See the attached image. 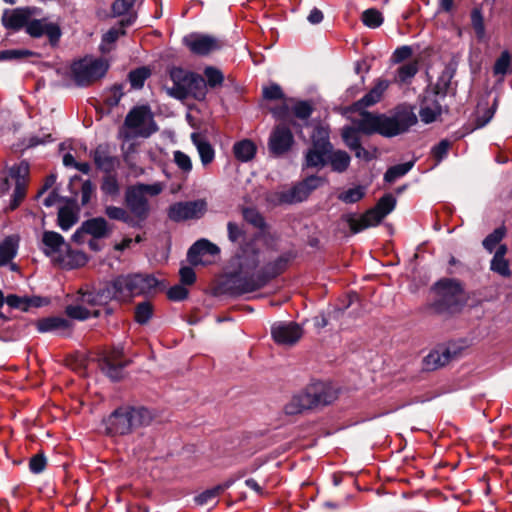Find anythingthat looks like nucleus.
Returning <instances> with one entry per match:
<instances>
[{
	"mask_svg": "<svg viewBox=\"0 0 512 512\" xmlns=\"http://www.w3.org/2000/svg\"><path fill=\"white\" fill-rule=\"evenodd\" d=\"M5 302L11 308L21 309L22 311H27L30 306L38 307L40 306L39 299L34 298H21L17 295L11 294L5 298Z\"/></svg>",
	"mask_w": 512,
	"mask_h": 512,
	"instance_id": "c03bdc74",
	"label": "nucleus"
},
{
	"mask_svg": "<svg viewBox=\"0 0 512 512\" xmlns=\"http://www.w3.org/2000/svg\"><path fill=\"white\" fill-rule=\"evenodd\" d=\"M122 96H123L122 86L114 85L111 88L109 95L106 97L105 103L110 108L116 107L119 104Z\"/></svg>",
	"mask_w": 512,
	"mask_h": 512,
	"instance_id": "e2e57ef3",
	"label": "nucleus"
},
{
	"mask_svg": "<svg viewBox=\"0 0 512 512\" xmlns=\"http://www.w3.org/2000/svg\"><path fill=\"white\" fill-rule=\"evenodd\" d=\"M164 189L160 182L153 184L138 183L129 186L125 191V205L135 220L139 221V227L150 214V205L146 195L157 196Z\"/></svg>",
	"mask_w": 512,
	"mask_h": 512,
	"instance_id": "423d86ee",
	"label": "nucleus"
},
{
	"mask_svg": "<svg viewBox=\"0 0 512 512\" xmlns=\"http://www.w3.org/2000/svg\"><path fill=\"white\" fill-rule=\"evenodd\" d=\"M416 122V115L411 110L403 109L392 117L363 111L360 118L353 120V125L366 135L378 133L385 137H393L407 131Z\"/></svg>",
	"mask_w": 512,
	"mask_h": 512,
	"instance_id": "f257e3e1",
	"label": "nucleus"
},
{
	"mask_svg": "<svg viewBox=\"0 0 512 512\" xmlns=\"http://www.w3.org/2000/svg\"><path fill=\"white\" fill-rule=\"evenodd\" d=\"M26 33L33 38H39L43 35H46L49 38L51 45H56L62 34L58 24L49 22L45 18H31L29 24L27 25Z\"/></svg>",
	"mask_w": 512,
	"mask_h": 512,
	"instance_id": "412c9836",
	"label": "nucleus"
},
{
	"mask_svg": "<svg viewBox=\"0 0 512 512\" xmlns=\"http://www.w3.org/2000/svg\"><path fill=\"white\" fill-rule=\"evenodd\" d=\"M233 482L234 481L232 479H228L221 484H218L210 489H206L199 495L195 496V503L200 506L208 504L210 501L224 493V491L227 490L233 484Z\"/></svg>",
	"mask_w": 512,
	"mask_h": 512,
	"instance_id": "473e14b6",
	"label": "nucleus"
},
{
	"mask_svg": "<svg viewBox=\"0 0 512 512\" xmlns=\"http://www.w3.org/2000/svg\"><path fill=\"white\" fill-rule=\"evenodd\" d=\"M360 131L353 125V126H345L342 128L341 136L345 143V145L350 149L353 150L357 148L359 145H361L360 142Z\"/></svg>",
	"mask_w": 512,
	"mask_h": 512,
	"instance_id": "a18cd8bd",
	"label": "nucleus"
},
{
	"mask_svg": "<svg viewBox=\"0 0 512 512\" xmlns=\"http://www.w3.org/2000/svg\"><path fill=\"white\" fill-rule=\"evenodd\" d=\"M413 165H414V162L410 161V162L397 164V165L390 167L384 174V180L389 183L394 182L396 179H398V178L404 176L406 173H408L411 170V168L413 167Z\"/></svg>",
	"mask_w": 512,
	"mask_h": 512,
	"instance_id": "49530a36",
	"label": "nucleus"
},
{
	"mask_svg": "<svg viewBox=\"0 0 512 512\" xmlns=\"http://www.w3.org/2000/svg\"><path fill=\"white\" fill-rule=\"evenodd\" d=\"M77 222V216L69 207H61L58 211V225L62 230L70 229Z\"/></svg>",
	"mask_w": 512,
	"mask_h": 512,
	"instance_id": "8fccbe9b",
	"label": "nucleus"
},
{
	"mask_svg": "<svg viewBox=\"0 0 512 512\" xmlns=\"http://www.w3.org/2000/svg\"><path fill=\"white\" fill-rule=\"evenodd\" d=\"M42 242L45 246L43 251L47 256L60 252L61 248L65 246L63 236L54 231H45L43 233Z\"/></svg>",
	"mask_w": 512,
	"mask_h": 512,
	"instance_id": "2f4dec72",
	"label": "nucleus"
},
{
	"mask_svg": "<svg viewBox=\"0 0 512 512\" xmlns=\"http://www.w3.org/2000/svg\"><path fill=\"white\" fill-rule=\"evenodd\" d=\"M204 76L206 78V87L216 88L222 86L224 82L223 73L216 67L207 66L204 69Z\"/></svg>",
	"mask_w": 512,
	"mask_h": 512,
	"instance_id": "09e8293b",
	"label": "nucleus"
},
{
	"mask_svg": "<svg viewBox=\"0 0 512 512\" xmlns=\"http://www.w3.org/2000/svg\"><path fill=\"white\" fill-rule=\"evenodd\" d=\"M327 158L332 170L337 173L345 172L351 161L349 154L343 150L330 151Z\"/></svg>",
	"mask_w": 512,
	"mask_h": 512,
	"instance_id": "c9c22d12",
	"label": "nucleus"
},
{
	"mask_svg": "<svg viewBox=\"0 0 512 512\" xmlns=\"http://www.w3.org/2000/svg\"><path fill=\"white\" fill-rule=\"evenodd\" d=\"M396 200L392 195H385L379 199L376 206L357 217L354 214L345 216L352 233H359L366 228L378 225L395 207Z\"/></svg>",
	"mask_w": 512,
	"mask_h": 512,
	"instance_id": "6e6552de",
	"label": "nucleus"
},
{
	"mask_svg": "<svg viewBox=\"0 0 512 512\" xmlns=\"http://www.w3.org/2000/svg\"><path fill=\"white\" fill-rule=\"evenodd\" d=\"M418 72V64L417 62H409L401 65L395 76L394 81L400 84L408 83Z\"/></svg>",
	"mask_w": 512,
	"mask_h": 512,
	"instance_id": "37998d69",
	"label": "nucleus"
},
{
	"mask_svg": "<svg viewBox=\"0 0 512 512\" xmlns=\"http://www.w3.org/2000/svg\"><path fill=\"white\" fill-rule=\"evenodd\" d=\"M206 211V202L203 200L178 202L169 208L168 216L173 221L198 219Z\"/></svg>",
	"mask_w": 512,
	"mask_h": 512,
	"instance_id": "6ab92c4d",
	"label": "nucleus"
},
{
	"mask_svg": "<svg viewBox=\"0 0 512 512\" xmlns=\"http://www.w3.org/2000/svg\"><path fill=\"white\" fill-rule=\"evenodd\" d=\"M326 180L319 176H310L294 185L292 188L274 194L276 204H295L306 200L315 189L322 186Z\"/></svg>",
	"mask_w": 512,
	"mask_h": 512,
	"instance_id": "9b49d317",
	"label": "nucleus"
},
{
	"mask_svg": "<svg viewBox=\"0 0 512 512\" xmlns=\"http://www.w3.org/2000/svg\"><path fill=\"white\" fill-rule=\"evenodd\" d=\"M379 94L371 89L365 96L353 104L355 111H361L367 107H370L380 101Z\"/></svg>",
	"mask_w": 512,
	"mask_h": 512,
	"instance_id": "bf43d9fd",
	"label": "nucleus"
},
{
	"mask_svg": "<svg viewBox=\"0 0 512 512\" xmlns=\"http://www.w3.org/2000/svg\"><path fill=\"white\" fill-rule=\"evenodd\" d=\"M257 152V147L253 141L244 139L233 145V153L237 160L241 162L251 161Z\"/></svg>",
	"mask_w": 512,
	"mask_h": 512,
	"instance_id": "7c9ffc66",
	"label": "nucleus"
},
{
	"mask_svg": "<svg viewBox=\"0 0 512 512\" xmlns=\"http://www.w3.org/2000/svg\"><path fill=\"white\" fill-rule=\"evenodd\" d=\"M150 76L149 69L142 67L135 69L129 73V81L133 88L140 89L143 87L145 80Z\"/></svg>",
	"mask_w": 512,
	"mask_h": 512,
	"instance_id": "4d7b16f0",
	"label": "nucleus"
},
{
	"mask_svg": "<svg viewBox=\"0 0 512 512\" xmlns=\"http://www.w3.org/2000/svg\"><path fill=\"white\" fill-rule=\"evenodd\" d=\"M153 314L152 304L148 301L139 303L135 308V320L139 324H146Z\"/></svg>",
	"mask_w": 512,
	"mask_h": 512,
	"instance_id": "5fc2aeb1",
	"label": "nucleus"
},
{
	"mask_svg": "<svg viewBox=\"0 0 512 512\" xmlns=\"http://www.w3.org/2000/svg\"><path fill=\"white\" fill-rule=\"evenodd\" d=\"M36 11L37 9L32 7H21L6 10L2 15V24L9 30L19 31L25 28L26 31L27 25L29 24L30 19L35 15Z\"/></svg>",
	"mask_w": 512,
	"mask_h": 512,
	"instance_id": "aec40b11",
	"label": "nucleus"
},
{
	"mask_svg": "<svg viewBox=\"0 0 512 512\" xmlns=\"http://www.w3.org/2000/svg\"><path fill=\"white\" fill-rule=\"evenodd\" d=\"M319 137L313 136L312 147L307 151L305 156V165L307 167H323L325 165V157L331 150V144L328 136L323 129H318Z\"/></svg>",
	"mask_w": 512,
	"mask_h": 512,
	"instance_id": "f3484780",
	"label": "nucleus"
},
{
	"mask_svg": "<svg viewBox=\"0 0 512 512\" xmlns=\"http://www.w3.org/2000/svg\"><path fill=\"white\" fill-rule=\"evenodd\" d=\"M46 467V458L43 454L39 453L31 457L29 461V468L31 472L39 474L44 471Z\"/></svg>",
	"mask_w": 512,
	"mask_h": 512,
	"instance_id": "69168bd1",
	"label": "nucleus"
},
{
	"mask_svg": "<svg viewBox=\"0 0 512 512\" xmlns=\"http://www.w3.org/2000/svg\"><path fill=\"white\" fill-rule=\"evenodd\" d=\"M125 127L135 136L149 137L158 130L153 114L148 106H137L129 111L124 121Z\"/></svg>",
	"mask_w": 512,
	"mask_h": 512,
	"instance_id": "f8f14e48",
	"label": "nucleus"
},
{
	"mask_svg": "<svg viewBox=\"0 0 512 512\" xmlns=\"http://www.w3.org/2000/svg\"><path fill=\"white\" fill-rule=\"evenodd\" d=\"M91 156L96 167L106 174L112 173L119 166V159L112 155L108 144L98 145L91 152Z\"/></svg>",
	"mask_w": 512,
	"mask_h": 512,
	"instance_id": "5701e85b",
	"label": "nucleus"
},
{
	"mask_svg": "<svg viewBox=\"0 0 512 512\" xmlns=\"http://www.w3.org/2000/svg\"><path fill=\"white\" fill-rule=\"evenodd\" d=\"M83 305L84 304L80 301V304L67 306L65 309L67 316L76 320H86L90 317H98L100 315L98 309L89 310Z\"/></svg>",
	"mask_w": 512,
	"mask_h": 512,
	"instance_id": "58836bf2",
	"label": "nucleus"
},
{
	"mask_svg": "<svg viewBox=\"0 0 512 512\" xmlns=\"http://www.w3.org/2000/svg\"><path fill=\"white\" fill-rule=\"evenodd\" d=\"M81 231L97 239L106 237L110 233L108 222L103 217H95L84 221L81 226Z\"/></svg>",
	"mask_w": 512,
	"mask_h": 512,
	"instance_id": "cd10ccee",
	"label": "nucleus"
},
{
	"mask_svg": "<svg viewBox=\"0 0 512 512\" xmlns=\"http://www.w3.org/2000/svg\"><path fill=\"white\" fill-rule=\"evenodd\" d=\"M100 188L102 193L111 200L118 198L121 191L117 177L111 173H108L103 177Z\"/></svg>",
	"mask_w": 512,
	"mask_h": 512,
	"instance_id": "4c0bfd02",
	"label": "nucleus"
},
{
	"mask_svg": "<svg viewBox=\"0 0 512 512\" xmlns=\"http://www.w3.org/2000/svg\"><path fill=\"white\" fill-rule=\"evenodd\" d=\"M505 233V227H498L483 240V247L491 253L504 238Z\"/></svg>",
	"mask_w": 512,
	"mask_h": 512,
	"instance_id": "864d4df0",
	"label": "nucleus"
},
{
	"mask_svg": "<svg viewBox=\"0 0 512 512\" xmlns=\"http://www.w3.org/2000/svg\"><path fill=\"white\" fill-rule=\"evenodd\" d=\"M365 195L364 189L360 186L348 189L339 194L338 198L344 203H356Z\"/></svg>",
	"mask_w": 512,
	"mask_h": 512,
	"instance_id": "13d9d810",
	"label": "nucleus"
},
{
	"mask_svg": "<svg viewBox=\"0 0 512 512\" xmlns=\"http://www.w3.org/2000/svg\"><path fill=\"white\" fill-rule=\"evenodd\" d=\"M190 77L192 78L189 82L190 84L187 91V97L192 96L196 100H204L207 95L205 78L197 73H193V75H191Z\"/></svg>",
	"mask_w": 512,
	"mask_h": 512,
	"instance_id": "e433bc0d",
	"label": "nucleus"
},
{
	"mask_svg": "<svg viewBox=\"0 0 512 512\" xmlns=\"http://www.w3.org/2000/svg\"><path fill=\"white\" fill-rule=\"evenodd\" d=\"M220 251L219 247L206 239L196 241L188 250L187 258L193 265L199 264L200 256L216 255Z\"/></svg>",
	"mask_w": 512,
	"mask_h": 512,
	"instance_id": "393cba45",
	"label": "nucleus"
},
{
	"mask_svg": "<svg viewBox=\"0 0 512 512\" xmlns=\"http://www.w3.org/2000/svg\"><path fill=\"white\" fill-rule=\"evenodd\" d=\"M18 239L8 236L0 243V266L8 264L17 253Z\"/></svg>",
	"mask_w": 512,
	"mask_h": 512,
	"instance_id": "f704fd0d",
	"label": "nucleus"
},
{
	"mask_svg": "<svg viewBox=\"0 0 512 512\" xmlns=\"http://www.w3.org/2000/svg\"><path fill=\"white\" fill-rule=\"evenodd\" d=\"M313 112V107L308 101H298L292 107V113L301 120H307Z\"/></svg>",
	"mask_w": 512,
	"mask_h": 512,
	"instance_id": "052dcab7",
	"label": "nucleus"
},
{
	"mask_svg": "<svg viewBox=\"0 0 512 512\" xmlns=\"http://www.w3.org/2000/svg\"><path fill=\"white\" fill-rule=\"evenodd\" d=\"M450 147L451 142L447 139H443L432 148V156L437 162H440L447 156Z\"/></svg>",
	"mask_w": 512,
	"mask_h": 512,
	"instance_id": "680f3d73",
	"label": "nucleus"
},
{
	"mask_svg": "<svg viewBox=\"0 0 512 512\" xmlns=\"http://www.w3.org/2000/svg\"><path fill=\"white\" fill-rule=\"evenodd\" d=\"M118 285V295L122 302L130 300L134 296L150 294L159 284L158 280L149 274H128L115 278Z\"/></svg>",
	"mask_w": 512,
	"mask_h": 512,
	"instance_id": "1a4fd4ad",
	"label": "nucleus"
},
{
	"mask_svg": "<svg viewBox=\"0 0 512 512\" xmlns=\"http://www.w3.org/2000/svg\"><path fill=\"white\" fill-rule=\"evenodd\" d=\"M361 20L365 26L369 28H377L383 23V16L379 10L369 8L363 11Z\"/></svg>",
	"mask_w": 512,
	"mask_h": 512,
	"instance_id": "3c124183",
	"label": "nucleus"
},
{
	"mask_svg": "<svg viewBox=\"0 0 512 512\" xmlns=\"http://www.w3.org/2000/svg\"><path fill=\"white\" fill-rule=\"evenodd\" d=\"M105 215L111 220H118L128 224L130 227L139 228V221L131 216L128 210L109 205L105 207Z\"/></svg>",
	"mask_w": 512,
	"mask_h": 512,
	"instance_id": "72a5a7b5",
	"label": "nucleus"
},
{
	"mask_svg": "<svg viewBox=\"0 0 512 512\" xmlns=\"http://www.w3.org/2000/svg\"><path fill=\"white\" fill-rule=\"evenodd\" d=\"M496 108L497 99L494 100V103L491 107L481 108V106H478L474 128L478 129L487 125L493 118Z\"/></svg>",
	"mask_w": 512,
	"mask_h": 512,
	"instance_id": "de8ad7c7",
	"label": "nucleus"
},
{
	"mask_svg": "<svg viewBox=\"0 0 512 512\" xmlns=\"http://www.w3.org/2000/svg\"><path fill=\"white\" fill-rule=\"evenodd\" d=\"M294 143L291 130L284 124L276 125L268 140L269 153L273 156H280L288 152Z\"/></svg>",
	"mask_w": 512,
	"mask_h": 512,
	"instance_id": "a211bd4d",
	"label": "nucleus"
},
{
	"mask_svg": "<svg viewBox=\"0 0 512 512\" xmlns=\"http://www.w3.org/2000/svg\"><path fill=\"white\" fill-rule=\"evenodd\" d=\"M108 68L102 59L85 57L71 65V78L77 86L87 87L104 77Z\"/></svg>",
	"mask_w": 512,
	"mask_h": 512,
	"instance_id": "9d476101",
	"label": "nucleus"
},
{
	"mask_svg": "<svg viewBox=\"0 0 512 512\" xmlns=\"http://www.w3.org/2000/svg\"><path fill=\"white\" fill-rule=\"evenodd\" d=\"M263 97L267 100H280L284 98V93L279 85L272 84L263 89Z\"/></svg>",
	"mask_w": 512,
	"mask_h": 512,
	"instance_id": "338daca9",
	"label": "nucleus"
},
{
	"mask_svg": "<svg viewBox=\"0 0 512 512\" xmlns=\"http://www.w3.org/2000/svg\"><path fill=\"white\" fill-rule=\"evenodd\" d=\"M436 300L434 308L439 313H455L464 306L466 298L462 284L455 279L445 278L434 285Z\"/></svg>",
	"mask_w": 512,
	"mask_h": 512,
	"instance_id": "0eeeda50",
	"label": "nucleus"
},
{
	"mask_svg": "<svg viewBox=\"0 0 512 512\" xmlns=\"http://www.w3.org/2000/svg\"><path fill=\"white\" fill-rule=\"evenodd\" d=\"M441 114V106L437 102L421 107L419 115L423 122L431 123Z\"/></svg>",
	"mask_w": 512,
	"mask_h": 512,
	"instance_id": "603ef678",
	"label": "nucleus"
},
{
	"mask_svg": "<svg viewBox=\"0 0 512 512\" xmlns=\"http://www.w3.org/2000/svg\"><path fill=\"white\" fill-rule=\"evenodd\" d=\"M194 72L174 67L170 70V79L173 83L171 87L165 86L166 93L176 99L184 100L187 98L189 82Z\"/></svg>",
	"mask_w": 512,
	"mask_h": 512,
	"instance_id": "4be33fe9",
	"label": "nucleus"
},
{
	"mask_svg": "<svg viewBox=\"0 0 512 512\" xmlns=\"http://www.w3.org/2000/svg\"><path fill=\"white\" fill-rule=\"evenodd\" d=\"M290 256L284 254L262 269H250L246 273H234L227 280V289L235 295L258 290L266 283L281 274L287 267Z\"/></svg>",
	"mask_w": 512,
	"mask_h": 512,
	"instance_id": "f03ea898",
	"label": "nucleus"
},
{
	"mask_svg": "<svg viewBox=\"0 0 512 512\" xmlns=\"http://www.w3.org/2000/svg\"><path fill=\"white\" fill-rule=\"evenodd\" d=\"M36 328L39 332H53L60 330H70L71 323L62 317H47L36 322Z\"/></svg>",
	"mask_w": 512,
	"mask_h": 512,
	"instance_id": "c756f323",
	"label": "nucleus"
},
{
	"mask_svg": "<svg viewBox=\"0 0 512 512\" xmlns=\"http://www.w3.org/2000/svg\"><path fill=\"white\" fill-rule=\"evenodd\" d=\"M242 216L247 223L259 229L261 232L265 231L267 227L266 221L257 209L252 207H244L242 208Z\"/></svg>",
	"mask_w": 512,
	"mask_h": 512,
	"instance_id": "ea45409f",
	"label": "nucleus"
},
{
	"mask_svg": "<svg viewBox=\"0 0 512 512\" xmlns=\"http://www.w3.org/2000/svg\"><path fill=\"white\" fill-rule=\"evenodd\" d=\"M191 139L197 148L202 164L204 166L210 164L215 157V151L212 145L206 140L204 136L198 133H193Z\"/></svg>",
	"mask_w": 512,
	"mask_h": 512,
	"instance_id": "c85d7f7f",
	"label": "nucleus"
},
{
	"mask_svg": "<svg viewBox=\"0 0 512 512\" xmlns=\"http://www.w3.org/2000/svg\"><path fill=\"white\" fill-rule=\"evenodd\" d=\"M95 192V185L90 180H85L81 187V204L87 205Z\"/></svg>",
	"mask_w": 512,
	"mask_h": 512,
	"instance_id": "774afa93",
	"label": "nucleus"
},
{
	"mask_svg": "<svg viewBox=\"0 0 512 512\" xmlns=\"http://www.w3.org/2000/svg\"><path fill=\"white\" fill-rule=\"evenodd\" d=\"M129 362H100L101 370L113 381L123 377V370Z\"/></svg>",
	"mask_w": 512,
	"mask_h": 512,
	"instance_id": "79ce46f5",
	"label": "nucleus"
},
{
	"mask_svg": "<svg viewBox=\"0 0 512 512\" xmlns=\"http://www.w3.org/2000/svg\"><path fill=\"white\" fill-rule=\"evenodd\" d=\"M453 355L448 347H439L432 350L423 360L424 368L428 371L437 370L447 365Z\"/></svg>",
	"mask_w": 512,
	"mask_h": 512,
	"instance_id": "b1692460",
	"label": "nucleus"
},
{
	"mask_svg": "<svg viewBox=\"0 0 512 512\" xmlns=\"http://www.w3.org/2000/svg\"><path fill=\"white\" fill-rule=\"evenodd\" d=\"M227 235L229 241L238 248V270L235 273H246L250 269H256L260 263V249L257 245L260 234L248 237L241 224L229 221Z\"/></svg>",
	"mask_w": 512,
	"mask_h": 512,
	"instance_id": "20e7f679",
	"label": "nucleus"
},
{
	"mask_svg": "<svg viewBox=\"0 0 512 512\" xmlns=\"http://www.w3.org/2000/svg\"><path fill=\"white\" fill-rule=\"evenodd\" d=\"M272 339L278 345L293 346L303 336V328L295 322H276L271 326Z\"/></svg>",
	"mask_w": 512,
	"mask_h": 512,
	"instance_id": "dca6fc26",
	"label": "nucleus"
},
{
	"mask_svg": "<svg viewBox=\"0 0 512 512\" xmlns=\"http://www.w3.org/2000/svg\"><path fill=\"white\" fill-rule=\"evenodd\" d=\"M182 42L192 54L197 56H208L224 47V41L220 38L196 32L184 36Z\"/></svg>",
	"mask_w": 512,
	"mask_h": 512,
	"instance_id": "ddd939ff",
	"label": "nucleus"
},
{
	"mask_svg": "<svg viewBox=\"0 0 512 512\" xmlns=\"http://www.w3.org/2000/svg\"><path fill=\"white\" fill-rule=\"evenodd\" d=\"M155 418V411L144 406L123 405L107 417L105 429L111 436H125L149 426Z\"/></svg>",
	"mask_w": 512,
	"mask_h": 512,
	"instance_id": "7ed1b4c3",
	"label": "nucleus"
},
{
	"mask_svg": "<svg viewBox=\"0 0 512 512\" xmlns=\"http://www.w3.org/2000/svg\"><path fill=\"white\" fill-rule=\"evenodd\" d=\"M338 397L337 390L329 383L313 382L292 397L285 406L287 414L293 415L305 410L316 409L333 403Z\"/></svg>",
	"mask_w": 512,
	"mask_h": 512,
	"instance_id": "39448f33",
	"label": "nucleus"
},
{
	"mask_svg": "<svg viewBox=\"0 0 512 512\" xmlns=\"http://www.w3.org/2000/svg\"><path fill=\"white\" fill-rule=\"evenodd\" d=\"M118 285L116 279L107 282L103 287L93 291H79L81 294L80 301L90 306H102L108 304L111 300L122 302L121 296L118 295Z\"/></svg>",
	"mask_w": 512,
	"mask_h": 512,
	"instance_id": "2eb2a0df",
	"label": "nucleus"
},
{
	"mask_svg": "<svg viewBox=\"0 0 512 512\" xmlns=\"http://www.w3.org/2000/svg\"><path fill=\"white\" fill-rule=\"evenodd\" d=\"M9 176L15 181L9 210H15L26 197L29 182V164L23 161L12 166L9 170Z\"/></svg>",
	"mask_w": 512,
	"mask_h": 512,
	"instance_id": "4468645a",
	"label": "nucleus"
},
{
	"mask_svg": "<svg viewBox=\"0 0 512 512\" xmlns=\"http://www.w3.org/2000/svg\"><path fill=\"white\" fill-rule=\"evenodd\" d=\"M174 161L177 166L184 172H190L192 169V162L190 157L182 151L174 152Z\"/></svg>",
	"mask_w": 512,
	"mask_h": 512,
	"instance_id": "0e129e2a",
	"label": "nucleus"
},
{
	"mask_svg": "<svg viewBox=\"0 0 512 512\" xmlns=\"http://www.w3.org/2000/svg\"><path fill=\"white\" fill-rule=\"evenodd\" d=\"M507 251L505 244L499 245L490 262V270L503 278H509L512 275L509 260L505 257Z\"/></svg>",
	"mask_w": 512,
	"mask_h": 512,
	"instance_id": "bb28decb",
	"label": "nucleus"
},
{
	"mask_svg": "<svg viewBox=\"0 0 512 512\" xmlns=\"http://www.w3.org/2000/svg\"><path fill=\"white\" fill-rule=\"evenodd\" d=\"M511 55L508 51H503L500 57L496 60L493 73L494 75H505L508 72H512L510 69Z\"/></svg>",
	"mask_w": 512,
	"mask_h": 512,
	"instance_id": "6e6d98bb",
	"label": "nucleus"
},
{
	"mask_svg": "<svg viewBox=\"0 0 512 512\" xmlns=\"http://www.w3.org/2000/svg\"><path fill=\"white\" fill-rule=\"evenodd\" d=\"M471 26L478 40H483L486 36L484 16L480 7H474L470 12Z\"/></svg>",
	"mask_w": 512,
	"mask_h": 512,
	"instance_id": "a19ab883",
	"label": "nucleus"
},
{
	"mask_svg": "<svg viewBox=\"0 0 512 512\" xmlns=\"http://www.w3.org/2000/svg\"><path fill=\"white\" fill-rule=\"evenodd\" d=\"M135 0H115L112 4V16L120 17L124 16L119 22L121 27H127L134 23L136 14L132 12Z\"/></svg>",
	"mask_w": 512,
	"mask_h": 512,
	"instance_id": "a878e982",
	"label": "nucleus"
}]
</instances>
